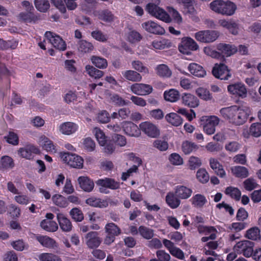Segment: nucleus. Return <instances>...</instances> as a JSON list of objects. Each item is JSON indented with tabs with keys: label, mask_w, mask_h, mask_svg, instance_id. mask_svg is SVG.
<instances>
[{
	"label": "nucleus",
	"mask_w": 261,
	"mask_h": 261,
	"mask_svg": "<svg viewBox=\"0 0 261 261\" xmlns=\"http://www.w3.org/2000/svg\"><path fill=\"white\" fill-rule=\"evenodd\" d=\"M221 116L230 123L240 125L247 121L251 114V109L247 105L223 108L220 110Z\"/></svg>",
	"instance_id": "1"
},
{
	"label": "nucleus",
	"mask_w": 261,
	"mask_h": 261,
	"mask_svg": "<svg viewBox=\"0 0 261 261\" xmlns=\"http://www.w3.org/2000/svg\"><path fill=\"white\" fill-rule=\"evenodd\" d=\"M210 7L215 12L226 16L232 15L237 9L236 4L229 1L215 0L210 3Z\"/></svg>",
	"instance_id": "2"
},
{
	"label": "nucleus",
	"mask_w": 261,
	"mask_h": 261,
	"mask_svg": "<svg viewBox=\"0 0 261 261\" xmlns=\"http://www.w3.org/2000/svg\"><path fill=\"white\" fill-rule=\"evenodd\" d=\"M148 12L156 18L166 23H170L172 18L162 8L153 4H149L146 6Z\"/></svg>",
	"instance_id": "3"
},
{
	"label": "nucleus",
	"mask_w": 261,
	"mask_h": 261,
	"mask_svg": "<svg viewBox=\"0 0 261 261\" xmlns=\"http://www.w3.org/2000/svg\"><path fill=\"white\" fill-rule=\"evenodd\" d=\"M200 121L203 125L204 132L210 135L215 132L216 126L218 125L220 119L216 116H204L201 118Z\"/></svg>",
	"instance_id": "4"
},
{
	"label": "nucleus",
	"mask_w": 261,
	"mask_h": 261,
	"mask_svg": "<svg viewBox=\"0 0 261 261\" xmlns=\"http://www.w3.org/2000/svg\"><path fill=\"white\" fill-rule=\"evenodd\" d=\"M219 36V33L214 30L199 31L194 34L196 40L199 42L209 43L216 41Z\"/></svg>",
	"instance_id": "5"
},
{
	"label": "nucleus",
	"mask_w": 261,
	"mask_h": 261,
	"mask_svg": "<svg viewBox=\"0 0 261 261\" xmlns=\"http://www.w3.org/2000/svg\"><path fill=\"white\" fill-rule=\"evenodd\" d=\"M60 157L63 162L71 167L81 169L83 167L84 160L79 155L67 152H61Z\"/></svg>",
	"instance_id": "6"
},
{
	"label": "nucleus",
	"mask_w": 261,
	"mask_h": 261,
	"mask_svg": "<svg viewBox=\"0 0 261 261\" xmlns=\"http://www.w3.org/2000/svg\"><path fill=\"white\" fill-rule=\"evenodd\" d=\"M227 91L230 94L236 97L245 98L247 96V89L241 82H237L227 86Z\"/></svg>",
	"instance_id": "7"
},
{
	"label": "nucleus",
	"mask_w": 261,
	"mask_h": 261,
	"mask_svg": "<svg viewBox=\"0 0 261 261\" xmlns=\"http://www.w3.org/2000/svg\"><path fill=\"white\" fill-rule=\"evenodd\" d=\"M233 250L237 254H243L246 257H249L253 254V244L249 241H241L233 246Z\"/></svg>",
	"instance_id": "8"
},
{
	"label": "nucleus",
	"mask_w": 261,
	"mask_h": 261,
	"mask_svg": "<svg viewBox=\"0 0 261 261\" xmlns=\"http://www.w3.org/2000/svg\"><path fill=\"white\" fill-rule=\"evenodd\" d=\"M139 128L140 132L142 131L149 138H156L160 135V131L158 127L149 121L141 122L139 124Z\"/></svg>",
	"instance_id": "9"
},
{
	"label": "nucleus",
	"mask_w": 261,
	"mask_h": 261,
	"mask_svg": "<svg viewBox=\"0 0 261 261\" xmlns=\"http://www.w3.org/2000/svg\"><path fill=\"white\" fill-rule=\"evenodd\" d=\"M199 46L194 39L190 37H185L181 39L178 49L180 53L189 55L191 51H195L198 49Z\"/></svg>",
	"instance_id": "10"
},
{
	"label": "nucleus",
	"mask_w": 261,
	"mask_h": 261,
	"mask_svg": "<svg viewBox=\"0 0 261 261\" xmlns=\"http://www.w3.org/2000/svg\"><path fill=\"white\" fill-rule=\"evenodd\" d=\"M213 75L221 80H227L231 76L230 70L224 64H216L212 70Z\"/></svg>",
	"instance_id": "11"
},
{
	"label": "nucleus",
	"mask_w": 261,
	"mask_h": 261,
	"mask_svg": "<svg viewBox=\"0 0 261 261\" xmlns=\"http://www.w3.org/2000/svg\"><path fill=\"white\" fill-rule=\"evenodd\" d=\"M97 186H99V191L103 193H108V191L105 188H109L111 189H117L119 188V183L114 179L109 178H105L104 179H99L96 182Z\"/></svg>",
	"instance_id": "12"
},
{
	"label": "nucleus",
	"mask_w": 261,
	"mask_h": 261,
	"mask_svg": "<svg viewBox=\"0 0 261 261\" xmlns=\"http://www.w3.org/2000/svg\"><path fill=\"white\" fill-rule=\"evenodd\" d=\"M121 125L123 131L126 135L133 137H139L141 135L139 127L134 123L124 121L121 123Z\"/></svg>",
	"instance_id": "13"
},
{
	"label": "nucleus",
	"mask_w": 261,
	"mask_h": 261,
	"mask_svg": "<svg viewBox=\"0 0 261 261\" xmlns=\"http://www.w3.org/2000/svg\"><path fill=\"white\" fill-rule=\"evenodd\" d=\"M45 36L55 48L61 50H64L66 49L65 42L59 35L51 32H46Z\"/></svg>",
	"instance_id": "14"
},
{
	"label": "nucleus",
	"mask_w": 261,
	"mask_h": 261,
	"mask_svg": "<svg viewBox=\"0 0 261 261\" xmlns=\"http://www.w3.org/2000/svg\"><path fill=\"white\" fill-rule=\"evenodd\" d=\"M130 89L135 94L141 96L149 95L153 90L151 85L143 83L134 84L130 87Z\"/></svg>",
	"instance_id": "15"
},
{
	"label": "nucleus",
	"mask_w": 261,
	"mask_h": 261,
	"mask_svg": "<svg viewBox=\"0 0 261 261\" xmlns=\"http://www.w3.org/2000/svg\"><path fill=\"white\" fill-rule=\"evenodd\" d=\"M18 152L19 155L22 158L31 160L34 158V154L40 153V150L37 147L33 145H29L19 148Z\"/></svg>",
	"instance_id": "16"
},
{
	"label": "nucleus",
	"mask_w": 261,
	"mask_h": 261,
	"mask_svg": "<svg viewBox=\"0 0 261 261\" xmlns=\"http://www.w3.org/2000/svg\"><path fill=\"white\" fill-rule=\"evenodd\" d=\"M142 28L147 32L156 35H163L165 29L157 23L153 21H148L142 24Z\"/></svg>",
	"instance_id": "17"
},
{
	"label": "nucleus",
	"mask_w": 261,
	"mask_h": 261,
	"mask_svg": "<svg viewBox=\"0 0 261 261\" xmlns=\"http://www.w3.org/2000/svg\"><path fill=\"white\" fill-rule=\"evenodd\" d=\"M38 143L43 149L48 152L55 153L57 152L56 146L53 142L44 135H41L39 137Z\"/></svg>",
	"instance_id": "18"
},
{
	"label": "nucleus",
	"mask_w": 261,
	"mask_h": 261,
	"mask_svg": "<svg viewBox=\"0 0 261 261\" xmlns=\"http://www.w3.org/2000/svg\"><path fill=\"white\" fill-rule=\"evenodd\" d=\"M58 128L61 134L65 135H71L77 131L79 125L72 122H65L61 123Z\"/></svg>",
	"instance_id": "19"
},
{
	"label": "nucleus",
	"mask_w": 261,
	"mask_h": 261,
	"mask_svg": "<svg viewBox=\"0 0 261 261\" xmlns=\"http://www.w3.org/2000/svg\"><path fill=\"white\" fill-rule=\"evenodd\" d=\"M86 243L90 248L98 247L101 242L100 238L98 236V233L95 231L88 232L85 236Z\"/></svg>",
	"instance_id": "20"
},
{
	"label": "nucleus",
	"mask_w": 261,
	"mask_h": 261,
	"mask_svg": "<svg viewBox=\"0 0 261 261\" xmlns=\"http://www.w3.org/2000/svg\"><path fill=\"white\" fill-rule=\"evenodd\" d=\"M217 49L220 51L221 57L231 56L238 50L237 47L233 45L222 43L217 45Z\"/></svg>",
	"instance_id": "21"
},
{
	"label": "nucleus",
	"mask_w": 261,
	"mask_h": 261,
	"mask_svg": "<svg viewBox=\"0 0 261 261\" xmlns=\"http://www.w3.org/2000/svg\"><path fill=\"white\" fill-rule=\"evenodd\" d=\"M57 218L61 229L65 232H69L72 229V224L70 220L62 213H58Z\"/></svg>",
	"instance_id": "22"
},
{
	"label": "nucleus",
	"mask_w": 261,
	"mask_h": 261,
	"mask_svg": "<svg viewBox=\"0 0 261 261\" xmlns=\"http://www.w3.org/2000/svg\"><path fill=\"white\" fill-rule=\"evenodd\" d=\"M218 23L220 26L228 30L231 34L233 35L238 34V24L233 20L221 19L218 20Z\"/></svg>",
	"instance_id": "23"
},
{
	"label": "nucleus",
	"mask_w": 261,
	"mask_h": 261,
	"mask_svg": "<svg viewBox=\"0 0 261 261\" xmlns=\"http://www.w3.org/2000/svg\"><path fill=\"white\" fill-rule=\"evenodd\" d=\"M77 181L81 188L85 192H90L94 188V182L87 176L79 177L77 179Z\"/></svg>",
	"instance_id": "24"
},
{
	"label": "nucleus",
	"mask_w": 261,
	"mask_h": 261,
	"mask_svg": "<svg viewBox=\"0 0 261 261\" xmlns=\"http://www.w3.org/2000/svg\"><path fill=\"white\" fill-rule=\"evenodd\" d=\"M35 238L43 246L49 248H55L57 247L56 241L52 238L42 235H36Z\"/></svg>",
	"instance_id": "25"
},
{
	"label": "nucleus",
	"mask_w": 261,
	"mask_h": 261,
	"mask_svg": "<svg viewBox=\"0 0 261 261\" xmlns=\"http://www.w3.org/2000/svg\"><path fill=\"white\" fill-rule=\"evenodd\" d=\"M182 103L190 108H196L199 105V100L194 95L190 93H184L181 97Z\"/></svg>",
	"instance_id": "26"
},
{
	"label": "nucleus",
	"mask_w": 261,
	"mask_h": 261,
	"mask_svg": "<svg viewBox=\"0 0 261 261\" xmlns=\"http://www.w3.org/2000/svg\"><path fill=\"white\" fill-rule=\"evenodd\" d=\"M192 190L184 186H177L175 188V193L179 199H186L192 195Z\"/></svg>",
	"instance_id": "27"
},
{
	"label": "nucleus",
	"mask_w": 261,
	"mask_h": 261,
	"mask_svg": "<svg viewBox=\"0 0 261 261\" xmlns=\"http://www.w3.org/2000/svg\"><path fill=\"white\" fill-rule=\"evenodd\" d=\"M94 15L97 16L99 19L108 23L113 22L116 19L115 16L108 10L95 11Z\"/></svg>",
	"instance_id": "28"
},
{
	"label": "nucleus",
	"mask_w": 261,
	"mask_h": 261,
	"mask_svg": "<svg viewBox=\"0 0 261 261\" xmlns=\"http://www.w3.org/2000/svg\"><path fill=\"white\" fill-rule=\"evenodd\" d=\"M188 69L189 71L195 76L203 77L206 75V71L204 68L197 63H192L190 64Z\"/></svg>",
	"instance_id": "29"
},
{
	"label": "nucleus",
	"mask_w": 261,
	"mask_h": 261,
	"mask_svg": "<svg viewBox=\"0 0 261 261\" xmlns=\"http://www.w3.org/2000/svg\"><path fill=\"white\" fill-rule=\"evenodd\" d=\"M210 165L211 168L220 177H224L226 175L222 165L216 159L211 158L210 159Z\"/></svg>",
	"instance_id": "30"
},
{
	"label": "nucleus",
	"mask_w": 261,
	"mask_h": 261,
	"mask_svg": "<svg viewBox=\"0 0 261 261\" xmlns=\"http://www.w3.org/2000/svg\"><path fill=\"white\" fill-rule=\"evenodd\" d=\"M86 203L93 207H106L108 205V202L107 200L92 196L88 198L86 200Z\"/></svg>",
	"instance_id": "31"
},
{
	"label": "nucleus",
	"mask_w": 261,
	"mask_h": 261,
	"mask_svg": "<svg viewBox=\"0 0 261 261\" xmlns=\"http://www.w3.org/2000/svg\"><path fill=\"white\" fill-rule=\"evenodd\" d=\"M179 199L174 193L169 192L166 196V202L170 208L174 209L178 207L180 204Z\"/></svg>",
	"instance_id": "32"
},
{
	"label": "nucleus",
	"mask_w": 261,
	"mask_h": 261,
	"mask_svg": "<svg viewBox=\"0 0 261 261\" xmlns=\"http://www.w3.org/2000/svg\"><path fill=\"white\" fill-rule=\"evenodd\" d=\"M192 204L197 208L203 207L207 202L206 197L200 194H197L190 199Z\"/></svg>",
	"instance_id": "33"
},
{
	"label": "nucleus",
	"mask_w": 261,
	"mask_h": 261,
	"mask_svg": "<svg viewBox=\"0 0 261 261\" xmlns=\"http://www.w3.org/2000/svg\"><path fill=\"white\" fill-rule=\"evenodd\" d=\"M244 136L246 138H248L249 135L254 137H259L261 136V123L255 122L252 123L249 128V133L244 132Z\"/></svg>",
	"instance_id": "34"
},
{
	"label": "nucleus",
	"mask_w": 261,
	"mask_h": 261,
	"mask_svg": "<svg viewBox=\"0 0 261 261\" xmlns=\"http://www.w3.org/2000/svg\"><path fill=\"white\" fill-rule=\"evenodd\" d=\"M18 19L25 22H35L38 18L33 12V11L21 12L18 15Z\"/></svg>",
	"instance_id": "35"
},
{
	"label": "nucleus",
	"mask_w": 261,
	"mask_h": 261,
	"mask_svg": "<svg viewBox=\"0 0 261 261\" xmlns=\"http://www.w3.org/2000/svg\"><path fill=\"white\" fill-rule=\"evenodd\" d=\"M155 70L158 75L162 77H169L172 74V71L165 64H160L156 66Z\"/></svg>",
	"instance_id": "36"
},
{
	"label": "nucleus",
	"mask_w": 261,
	"mask_h": 261,
	"mask_svg": "<svg viewBox=\"0 0 261 261\" xmlns=\"http://www.w3.org/2000/svg\"><path fill=\"white\" fill-rule=\"evenodd\" d=\"M171 43L170 41L166 39H160L155 40L152 41L151 46L155 49H164L171 46Z\"/></svg>",
	"instance_id": "37"
},
{
	"label": "nucleus",
	"mask_w": 261,
	"mask_h": 261,
	"mask_svg": "<svg viewBox=\"0 0 261 261\" xmlns=\"http://www.w3.org/2000/svg\"><path fill=\"white\" fill-rule=\"evenodd\" d=\"M164 97L166 101L172 102H175L179 98V93L178 90L175 89H171L164 92Z\"/></svg>",
	"instance_id": "38"
},
{
	"label": "nucleus",
	"mask_w": 261,
	"mask_h": 261,
	"mask_svg": "<svg viewBox=\"0 0 261 261\" xmlns=\"http://www.w3.org/2000/svg\"><path fill=\"white\" fill-rule=\"evenodd\" d=\"M40 226L42 229L49 232H55L58 229L57 223L52 220H43L41 221Z\"/></svg>",
	"instance_id": "39"
},
{
	"label": "nucleus",
	"mask_w": 261,
	"mask_h": 261,
	"mask_svg": "<svg viewBox=\"0 0 261 261\" xmlns=\"http://www.w3.org/2000/svg\"><path fill=\"white\" fill-rule=\"evenodd\" d=\"M165 118L168 122L175 126H179L182 123V119L175 113L167 114Z\"/></svg>",
	"instance_id": "40"
},
{
	"label": "nucleus",
	"mask_w": 261,
	"mask_h": 261,
	"mask_svg": "<svg viewBox=\"0 0 261 261\" xmlns=\"http://www.w3.org/2000/svg\"><path fill=\"white\" fill-rule=\"evenodd\" d=\"M231 171L233 175L237 177L245 178L248 175L247 169L243 166H237L231 168Z\"/></svg>",
	"instance_id": "41"
},
{
	"label": "nucleus",
	"mask_w": 261,
	"mask_h": 261,
	"mask_svg": "<svg viewBox=\"0 0 261 261\" xmlns=\"http://www.w3.org/2000/svg\"><path fill=\"white\" fill-rule=\"evenodd\" d=\"M198 146L194 143L185 141L181 144V150L185 154H189L198 149Z\"/></svg>",
	"instance_id": "42"
},
{
	"label": "nucleus",
	"mask_w": 261,
	"mask_h": 261,
	"mask_svg": "<svg viewBox=\"0 0 261 261\" xmlns=\"http://www.w3.org/2000/svg\"><path fill=\"white\" fill-rule=\"evenodd\" d=\"M97 141L100 146H105L106 144L107 137L104 132L99 128L94 127L92 130Z\"/></svg>",
	"instance_id": "43"
},
{
	"label": "nucleus",
	"mask_w": 261,
	"mask_h": 261,
	"mask_svg": "<svg viewBox=\"0 0 261 261\" xmlns=\"http://www.w3.org/2000/svg\"><path fill=\"white\" fill-rule=\"evenodd\" d=\"M122 74L127 80L132 82H140L142 79L141 75L134 70H127Z\"/></svg>",
	"instance_id": "44"
},
{
	"label": "nucleus",
	"mask_w": 261,
	"mask_h": 261,
	"mask_svg": "<svg viewBox=\"0 0 261 261\" xmlns=\"http://www.w3.org/2000/svg\"><path fill=\"white\" fill-rule=\"evenodd\" d=\"M53 203L60 207H65L68 204L67 199L60 194H55L52 197Z\"/></svg>",
	"instance_id": "45"
},
{
	"label": "nucleus",
	"mask_w": 261,
	"mask_h": 261,
	"mask_svg": "<svg viewBox=\"0 0 261 261\" xmlns=\"http://www.w3.org/2000/svg\"><path fill=\"white\" fill-rule=\"evenodd\" d=\"M107 98L110 102L119 106L127 105V102L119 95L116 94H109L107 95Z\"/></svg>",
	"instance_id": "46"
},
{
	"label": "nucleus",
	"mask_w": 261,
	"mask_h": 261,
	"mask_svg": "<svg viewBox=\"0 0 261 261\" xmlns=\"http://www.w3.org/2000/svg\"><path fill=\"white\" fill-rule=\"evenodd\" d=\"M85 69L89 76L94 79H99L103 75V71L96 69L92 66L88 65Z\"/></svg>",
	"instance_id": "47"
},
{
	"label": "nucleus",
	"mask_w": 261,
	"mask_h": 261,
	"mask_svg": "<svg viewBox=\"0 0 261 261\" xmlns=\"http://www.w3.org/2000/svg\"><path fill=\"white\" fill-rule=\"evenodd\" d=\"M225 193L237 201L240 199L241 192L237 188L233 187H227L225 191Z\"/></svg>",
	"instance_id": "48"
},
{
	"label": "nucleus",
	"mask_w": 261,
	"mask_h": 261,
	"mask_svg": "<svg viewBox=\"0 0 261 261\" xmlns=\"http://www.w3.org/2000/svg\"><path fill=\"white\" fill-rule=\"evenodd\" d=\"M36 8L41 12H45L49 8V3L47 0H35Z\"/></svg>",
	"instance_id": "49"
},
{
	"label": "nucleus",
	"mask_w": 261,
	"mask_h": 261,
	"mask_svg": "<svg viewBox=\"0 0 261 261\" xmlns=\"http://www.w3.org/2000/svg\"><path fill=\"white\" fill-rule=\"evenodd\" d=\"M126 39L130 43H135L139 42L141 40L142 36L138 32L135 30H132L127 34Z\"/></svg>",
	"instance_id": "50"
},
{
	"label": "nucleus",
	"mask_w": 261,
	"mask_h": 261,
	"mask_svg": "<svg viewBox=\"0 0 261 261\" xmlns=\"http://www.w3.org/2000/svg\"><path fill=\"white\" fill-rule=\"evenodd\" d=\"M91 61L95 66L99 68H106L108 66L107 60L103 58L93 56L91 58Z\"/></svg>",
	"instance_id": "51"
},
{
	"label": "nucleus",
	"mask_w": 261,
	"mask_h": 261,
	"mask_svg": "<svg viewBox=\"0 0 261 261\" xmlns=\"http://www.w3.org/2000/svg\"><path fill=\"white\" fill-rule=\"evenodd\" d=\"M105 229L109 235L117 236L121 232L120 228L113 223H108L105 226Z\"/></svg>",
	"instance_id": "52"
},
{
	"label": "nucleus",
	"mask_w": 261,
	"mask_h": 261,
	"mask_svg": "<svg viewBox=\"0 0 261 261\" xmlns=\"http://www.w3.org/2000/svg\"><path fill=\"white\" fill-rule=\"evenodd\" d=\"M38 257L40 261H62L59 256L53 253H41Z\"/></svg>",
	"instance_id": "53"
},
{
	"label": "nucleus",
	"mask_w": 261,
	"mask_h": 261,
	"mask_svg": "<svg viewBox=\"0 0 261 261\" xmlns=\"http://www.w3.org/2000/svg\"><path fill=\"white\" fill-rule=\"evenodd\" d=\"M132 65L134 69L140 72L144 73V74H149V73L148 68L145 66L142 62L139 60L134 61L132 62Z\"/></svg>",
	"instance_id": "54"
},
{
	"label": "nucleus",
	"mask_w": 261,
	"mask_h": 261,
	"mask_svg": "<svg viewBox=\"0 0 261 261\" xmlns=\"http://www.w3.org/2000/svg\"><path fill=\"white\" fill-rule=\"evenodd\" d=\"M139 233L144 239L149 240L154 234L153 230L144 226H141L139 228Z\"/></svg>",
	"instance_id": "55"
},
{
	"label": "nucleus",
	"mask_w": 261,
	"mask_h": 261,
	"mask_svg": "<svg viewBox=\"0 0 261 261\" xmlns=\"http://www.w3.org/2000/svg\"><path fill=\"white\" fill-rule=\"evenodd\" d=\"M245 237L250 240H256L259 238L260 230L256 227H252L246 231Z\"/></svg>",
	"instance_id": "56"
},
{
	"label": "nucleus",
	"mask_w": 261,
	"mask_h": 261,
	"mask_svg": "<svg viewBox=\"0 0 261 261\" xmlns=\"http://www.w3.org/2000/svg\"><path fill=\"white\" fill-rule=\"evenodd\" d=\"M174 110L178 113L185 116L190 121L196 117V114L193 110H190L189 112L185 108L174 109Z\"/></svg>",
	"instance_id": "57"
},
{
	"label": "nucleus",
	"mask_w": 261,
	"mask_h": 261,
	"mask_svg": "<svg viewBox=\"0 0 261 261\" xmlns=\"http://www.w3.org/2000/svg\"><path fill=\"white\" fill-rule=\"evenodd\" d=\"M6 141L13 145H17L19 143V138L16 133L10 131L7 136L5 137Z\"/></svg>",
	"instance_id": "58"
},
{
	"label": "nucleus",
	"mask_w": 261,
	"mask_h": 261,
	"mask_svg": "<svg viewBox=\"0 0 261 261\" xmlns=\"http://www.w3.org/2000/svg\"><path fill=\"white\" fill-rule=\"evenodd\" d=\"M93 49L92 44L85 40H81L79 43L78 49L83 53H89Z\"/></svg>",
	"instance_id": "59"
},
{
	"label": "nucleus",
	"mask_w": 261,
	"mask_h": 261,
	"mask_svg": "<svg viewBox=\"0 0 261 261\" xmlns=\"http://www.w3.org/2000/svg\"><path fill=\"white\" fill-rule=\"evenodd\" d=\"M196 177L198 180L201 183L207 182L210 178L209 175L205 169H199L196 173Z\"/></svg>",
	"instance_id": "60"
},
{
	"label": "nucleus",
	"mask_w": 261,
	"mask_h": 261,
	"mask_svg": "<svg viewBox=\"0 0 261 261\" xmlns=\"http://www.w3.org/2000/svg\"><path fill=\"white\" fill-rule=\"evenodd\" d=\"M167 9L173 21L178 24H181L182 22V18L179 13L172 7H168Z\"/></svg>",
	"instance_id": "61"
},
{
	"label": "nucleus",
	"mask_w": 261,
	"mask_h": 261,
	"mask_svg": "<svg viewBox=\"0 0 261 261\" xmlns=\"http://www.w3.org/2000/svg\"><path fill=\"white\" fill-rule=\"evenodd\" d=\"M1 164L2 167L5 169H11L14 166L12 158L7 155L2 157L1 160Z\"/></svg>",
	"instance_id": "62"
},
{
	"label": "nucleus",
	"mask_w": 261,
	"mask_h": 261,
	"mask_svg": "<svg viewBox=\"0 0 261 261\" xmlns=\"http://www.w3.org/2000/svg\"><path fill=\"white\" fill-rule=\"evenodd\" d=\"M240 148V144L237 141H230L225 144V150L230 153L238 151Z\"/></svg>",
	"instance_id": "63"
},
{
	"label": "nucleus",
	"mask_w": 261,
	"mask_h": 261,
	"mask_svg": "<svg viewBox=\"0 0 261 261\" xmlns=\"http://www.w3.org/2000/svg\"><path fill=\"white\" fill-rule=\"evenodd\" d=\"M196 93L200 98L203 100H208L212 98L209 91L205 88L202 87L198 88L196 90Z\"/></svg>",
	"instance_id": "64"
}]
</instances>
